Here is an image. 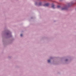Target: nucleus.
<instances>
[{
    "instance_id": "5",
    "label": "nucleus",
    "mask_w": 76,
    "mask_h": 76,
    "mask_svg": "<svg viewBox=\"0 0 76 76\" xmlns=\"http://www.w3.org/2000/svg\"><path fill=\"white\" fill-rule=\"evenodd\" d=\"M60 6H57V8H60Z\"/></svg>"
},
{
    "instance_id": "4",
    "label": "nucleus",
    "mask_w": 76,
    "mask_h": 76,
    "mask_svg": "<svg viewBox=\"0 0 76 76\" xmlns=\"http://www.w3.org/2000/svg\"><path fill=\"white\" fill-rule=\"evenodd\" d=\"M48 63H50V60H48Z\"/></svg>"
},
{
    "instance_id": "8",
    "label": "nucleus",
    "mask_w": 76,
    "mask_h": 76,
    "mask_svg": "<svg viewBox=\"0 0 76 76\" xmlns=\"http://www.w3.org/2000/svg\"><path fill=\"white\" fill-rule=\"evenodd\" d=\"M67 60H66V61H67Z\"/></svg>"
},
{
    "instance_id": "2",
    "label": "nucleus",
    "mask_w": 76,
    "mask_h": 76,
    "mask_svg": "<svg viewBox=\"0 0 76 76\" xmlns=\"http://www.w3.org/2000/svg\"><path fill=\"white\" fill-rule=\"evenodd\" d=\"M49 6V4H46L44 5V6Z\"/></svg>"
},
{
    "instance_id": "6",
    "label": "nucleus",
    "mask_w": 76,
    "mask_h": 76,
    "mask_svg": "<svg viewBox=\"0 0 76 76\" xmlns=\"http://www.w3.org/2000/svg\"><path fill=\"white\" fill-rule=\"evenodd\" d=\"M22 35H22V34H21L20 35V36L21 37H22Z\"/></svg>"
},
{
    "instance_id": "1",
    "label": "nucleus",
    "mask_w": 76,
    "mask_h": 76,
    "mask_svg": "<svg viewBox=\"0 0 76 76\" xmlns=\"http://www.w3.org/2000/svg\"><path fill=\"white\" fill-rule=\"evenodd\" d=\"M67 9V6L64 7L62 8L61 9V10H66Z\"/></svg>"
},
{
    "instance_id": "3",
    "label": "nucleus",
    "mask_w": 76,
    "mask_h": 76,
    "mask_svg": "<svg viewBox=\"0 0 76 76\" xmlns=\"http://www.w3.org/2000/svg\"><path fill=\"white\" fill-rule=\"evenodd\" d=\"M52 7L53 9H54V5L52 4Z\"/></svg>"
},
{
    "instance_id": "7",
    "label": "nucleus",
    "mask_w": 76,
    "mask_h": 76,
    "mask_svg": "<svg viewBox=\"0 0 76 76\" xmlns=\"http://www.w3.org/2000/svg\"><path fill=\"white\" fill-rule=\"evenodd\" d=\"M41 3H40L39 4V5L40 6V5H41Z\"/></svg>"
}]
</instances>
